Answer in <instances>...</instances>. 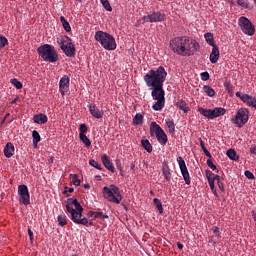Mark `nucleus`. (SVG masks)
<instances>
[{
	"label": "nucleus",
	"instance_id": "7c9ffc66",
	"mask_svg": "<svg viewBox=\"0 0 256 256\" xmlns=\"http://www.w3.org/2000/svg\"><path fill=\"white\" fill-rule=\"evenodd\" d=\"M133 125H143V114L137 113L133 118Z\"/></svg>",
	"mask_w": 256,
	"mask_h": 256
},
{
	"label": "nucleus",
	"instance_id": "4468645a",
	"mask_svg": "<svg viewBox=\"0 0 256 256\" xmlns=\"http://www.w3.org/2000/svg\"><path fill=\"white\" fill-rule=\"evenodd\" d=\"M68 42L64 46H62L63 53L66 57H75V53L77 50L75 49V45L73 44L71 38H66Z\"/></svg>",
	"mask_w": 256,
	"mask_h": 256
},
{
	"label": "nucleus",
	"instance_id": "bf43d9fd",
	"mask_svg": "<svg viewBox=\"0 0 256 256\" xmlns=\"http://www.w3.org/2000/svg\"><path fill=\"white\" fill-rule=\"evenodd\" d=\"M213 176H214V181H220L221 179H223L221 176L214 173H213Z\"/></svg>",
	"mask_w": 256,
	"mask_h": 256
},
{
	"label": "nucleus",
	"instance_id": "a878e982",
	"mask_svg": "<svg viewBox=\"0 0 256 256\" xmlns=\"http://www.w3.org/2000/svg\"><path fill=\"white\" fill-rule=\"evenodd\" d=\"M205 39H206V43H208V45H210L211 47H215L217 46L215 44V40L213 38V34L211 32H207L205 35H204Z\"/></svg>",
	"mask_w": 256,
	"mask_h": 256
},
{
	"label": "nucleus",
	"instance_id": "5701e85b",
	"mask_svg": "<svg viewBox=\"0 0 256 256\" xmlns=\"http://www.w3.org/2000/svg\"><path fill=\"white\" fill-rule=\"evenodd\" d=\"M141 145L147 151V153H151L153 151V146L151 145V142H149L148 139H142Z\"/></svg>",
	"mask_w": 256,
	"mask_h": 256
},
{
	"label": "nucleus",
	"instance_id": "f3484780",
	"mask_svg": "<svg viewBox=\"0 0 256 256\" xmlns=\"http://www.w3.org/2000/svg\"><path fill=\"white\" fill-rule=\"evenodd\" d=\"M101 159L104 167H106V169L111 173H115V166L113 165V162H111V158H109L107 154H104Z\"/></svg>",
	"mask_w": 256,
	"mask_h": 256
},
{
	"label": "nucleus",
	"instance_id": "1a4fd4ad",
	"mask_svg": "<svg viewBox=\"0 0 256 256\" xmlns=\"http://www.w3.org/2000/svg\"><path fill=\"white\" fill-rule=\"evenodd\" d=\"M249 121V110L247 108H240L236 112L234 118L231 119L233 125H237L241 129Z\"/></svg>",
	"mask_w": 256,
	"mask_h": 256
},
{
	"label": "nucleus",
	"instance_id": "473e14b6",
	"mask_svg": "<svg viewBox=\"0 0 256 256\" xmlns=\"http://www.w3.org/2000/svg\"><path fill=\"white\" fill-rule=\"evenodd\" d=\"M58 225H60V227H65V225H67V216L65 214H60L58 215Z\"/></svg>",
	"mask_w": 256,
	"mask_h": 256
},
{
	"label": "nucleus",
	"instance_id": "864d4df0",
	"mask_svg": "<svg viewBox=\"0 0 256 256\" xmlns=\"http://www.w3.org/2000/svg\"><path fill=\"white\" fill-rule=\"evenodd\" d=\"M73 191H75V189L73 187H65V190H64V195H67V197H69V194L67 193H73Z\"/></svg>",
	"mask_w": 256,
	"mask_h": 256
},
{
	"label": "nucleus",
	"instance_id": "6e6552de",
	"mask_svg": "<svg viewBox=\"0 0 256 256\" xmlns=\"http://www.w3.org/2000/svg\"><path fill=\"white\" fill-rule=\"evenodd\" d=\"M150 135L151 137H156L160 145H167V141H169V139L167 138V134L165 133V130L161 128V126H159L157 122H151Z\"/></svg>",
	"mask_w": 256,
	"mask_h": 256
},
{
	"label": "nucleus",
	"instance_id": "aec40b11",
	"mask_svg": "<svg viewBox=\"0 0 256 256\" xmlns=\"http://www.w3.org/2000/svg\"><path fill=\"white\" fill-rule=\"evenodd\" d=\"M33 121L38 125H45V123L49 121V118L47 117V115L40 113L34 116Z\"/></svg>",
	"mask_w": 256,
	"mask_h": 256
},
{
	"label": "nucleus",
	"instance_id": "09e8293b",
	"mask_svg": "<svg viewBox=\"0 0 256 256\" xmlns=\"http://www.w3.org/2000/svg\"><path fill=\"white\" fill-rule=\"evenodd\" d=\"M79 135H85V133H87V125L86 124H81L79 127Z\"/></svg>",
	"mask_w": 256,
	"mask_h": 256
},
{
	"label": "nucleus",
	"instance_id": "9b49d317",
	"mask_svg": "<svg viewBox=\"0 0 256 256\" xmlns=\"http://www.w3.org/2000/svg\"><path fill=\"white\" fill-rule=\"evenodd\" d=\"M238 25L240 29L245 33V35H254L255 34V26L251 23V20L246 17H240L238 20Z\"/></svg>",
	"mask_w": 256,
	"mask_h": 256
},
{
	"label": "nucleus",
	"instance_id": "69168bd1",
	"mask_svg": "<svg viewBox=\"0 0 256 256\" xmlns=\"http://www.w3.org/2000/svg\"><path fill=\"white\" fill-rule=\"evenodd\" d=\"M19 101V97H16L14 100H12L11 105H15Z\"/></svg>",
	"mask_w": 256,
	"mask_h": 256
},
{
	"label": "nucleus",
	"instance_id": "a211bd4d",
	"mask_svg": "<svg viewBox=\"0 0 256 256\" xmlns=\"http://www.w3.org/2000/svg\"><path fill=\"white\" fill-rule=\"evenodd\" d=\"M4 155L7 157V159H11L13 155H15V146L13 143L8 142L4 147Z\"/></svg>",
	"mask_w": 256,
	"mask_h": 256
},
{
	"label": "nucleus",
	"instance_id": "2f4dec72",
	"mask_svg": "<svg viewBox=\"0 0 256 256\" xmlns=\"http://www.w3.org/2000/svg\"><path fill=\"white\" fill-rule=\"evenodd\" d=\"M79 139L85 145V147H91V140L85 134H79Z\"/></svg>",
	"mask_w": 256,
	"mask_h": 256
},
{
	"label": "nucleus",
	"instance_id": "9d476101",
	"mask_svg": "<svg viewBox=\"0 0 256 256\" xmlns=\"http://www.w3.org/2000/svg\"><path fill=\"white\" fill-rule=\"evenodd\" d=\"M165 20V14L162 11H151L142 18V24L145 23H162Z\"/></svg>",
	"mask_w": 256,
	"mask_h": 256
},
{
	"label": "nucleus",
	"instance_id": "e2e57ef3",
	"mask_svg": "<svg viewBox=\"0 0 256 256\" xmlns=\"http://www.w3.org/2000/svg\"><path fill=\"white\" fill-rule=\"evenodd\" d=\"M236 97H238L239 99H241V101H243V94H241V92H236Z\"/></svg>",
	"mask_w": 256,
	"mask_h": 256
},
{
	"label": "nucleus",
	"instance_id": "49530a36",
	"mask_svg": "<svg viewBox=\"0 0 256 256\" xmlns=\"http://www.w3.org/2000/svg\"><path fill=\"white\" fill-rule=\"evenodd\" d=\"M209 169H211L212 171H217V166L215 164H213V160L210 158L206 161Z\"/></svg>",
	"mask_w": 256,
	"mask_h": 256
},
{
	"label": "nucleus",
	"instance_id": "c9c22d12",
	"mask_svg": "<svg viewBox=\"0 0 256 256\" xmlns=\"http://www.w3.org/2000/svg\"><path fill=\"white\" fill-rule=\"evenodd\" d=\"M162 174L164 179H166V181H171V170H169V168H164L162 170Z\"/></svg>",
	"mask_w": 256,
	"mask_h": 256
},
{
	"label": "nucleus",
	"instance_id": "412c9836",
	"mask_svg": "<svg viewBox=\"0 0 256 256\" xmlns=\"http://www.w3.org/2000/svg\"><path fill=\"white\" fill-rule=\"evenodd\" d=\"M243 103H247L249 107H254L256 109V98L253 96H250L249 94H243L242 97Z\"/></svg>",
	"mask_w": 256,
	"mask_h": 256
},
{
	"label": "nucleus",
	"instance_id": "338daca9",
	"mask_svg": "<svg viewBox=\"0 0 256 256\" xmlns=\"http://www.w3.org/2000/svg\"><path fill=\"white\" fill-rule=\"evenodd\" d=\"M84 189H91V185H89V184H84Z\"/></svg>",
	"mask_w": 256,
	"mask_h": 256
},
{
	"label": "nucleus",
	"instance_id": "774afa93",
	"mask_svg": "<svg viewBox=\"0 0 256 256\" xmlns=\"http://www.w3.org/2000/svg\"><path fill=\"white\" fill-rule=\"evenodd\" d=\"M130 169L133 171V169H135V164L132 163Z\"/></svg>",
	"mask_w": 256,
	"mask_h": 256
},
{
	"label": "nucleus",
	"instance_id": "20e7f679",
	"mask_svg": "<svg viewBox=\"0 0 256 256\" xmlns=\"http://www.w3.org/2000/svg\"><path fill=\"white\" fill-rule=\"evenodd\" d=\"M94 39L100 43V45L103 47V49H106V51H115L117 49L115 37L107 32L97 31L94 35Z\"/></svg>",
	"mask_w": 256,
	"mask_h": 256
},
{
	"label": "nucleus",
	"instance_id": "f8f14e48",
	"mask_svg": "<svg viewBox=\"0 0 256 256\" xmlns=\"http://www.w3.org/2000/svg\"><path fill=\"white\" fill-rule=\"evenodd\" d=\"M19 203L22 205H31V194L27 185L22 184L18 186Z\"/></svg>",
	"mask_w": 256,
	"mask_h": 256
},
{
	"label": "nucleus",
	"instance_id": "603ef678",
	"mask_svg": "<svg viewBox=\"0 0 256 256\" xmlns=\"http://www.w3.org/2000/svg\"><path fill=\"white\" fill-rule=\"evenodd\" d=\"M245 177H247V179H255V175L253 174V172L246 170L244 172Z\"/></svg>",
	"mask_w": 256,
	"mask_h": 256
},
{
	"label": "nucleus",
	"instance_id": "f257e3e1",
	"mask_svg": "<svg viewBox=\"0 0 256 256\" xmlns=\"http://www.w3.org/2000/svg\"><path fill=\"white\" fill-rule=\"evenodd\" d=\"M167 79V71L163 66H159L156 70H150L145 76L144 81L147 87H152V99L157 101L153 104L152 109L154 111H161L165 107V90H163V84Z\"/></svg>",
	"mask_w": 256,
	"mask_h": 256
},
{
	"label": "nucleus",
	"instance_id": "4c0bfd02",
	"mask_svg": "<svg viewBox=\"0 0 256 256\" xmlns=\"http://www.w3.org/2000/svg\"><path fill=\"white\" fill-rule=\"evenodd\" d=\"M206 178L208 179V183H215V176H213V172L211 170L205 171Z\"/></svg>",
	"mask_w": 256,
	"mask_h": 256
},
{
	"label": "nucleus",
	"instance_id": "393cba45",
	"mask_svg": "<svg viewBox=\"0 0 256 256\" xmlns=\"http://www.w3.org/2000/svg\"><path fill=\"white\" fill-rule=\"evenodd\" d=\"M32 138H33L32 143H33L34 147H37V145L41 141V135L39 134V132L37 130L32 131Z\"/></svg>",
	"mask_w": 256,
	"mask_h": 256
},
{
	"label": "nucleus",
	"instance_id": "4be33fe9",
	"mask_svg": "<svg viewBox=\"0 0 256 256\" xmlns=\"http://www.w3.org/2000/svg\"><path fill=\"white\" fill-rule=\"evenodd\" d=\"M236 3L244 9H249V11H253V4L249 3L248 0H237Z\"/></svg>",
	"mask_w": 256,
	"mask_h": 256
},
{
	"label": "nucleus",
	"instance_id": "39448f33",
	"mask_svg": "<svg viewBox=\"0 0 256 256\" xmlns=\"http://www.w3.org/2000/svg\"><path fill=\"white\" fill-rule=\"evenodd\" d=\"M37 53L43 61H48V63H57V61H59V54L57 53L55 46L51 44H44L38 47Z\"/></svg>",
	"mask_w": 256,
	"mask_h": 256
},
{
	"label": "nucleus",
	"instance_id": "dca6fc26",
	"mask_svg": "<svg viewBox=\"0 0 256 256\" xmlns=\"http://www.w3.org/2000/svg\"><path fill=\"white\" fill-rule=\"evenodd\" d=\"M88 109L92 117H94L95 119H103V110H100L99 108H97V106L93 104H89Z\"/></svg>",
	"mask_w": 256,
	"mask_h": 256
},
{
	"label": "nucleus",
	"instance_id": "c03bdc74",
	"mask_svg": "<svg viewBox=\"0 0 256 256\" xmlns=\"http://www.w3.org/2000/svg\"><path fill=\"white\" fill-rule=\"evenodd\" d=\"M95 219H108L109 215L103 213V212H95L94 214Z\"/></svg>",
	"mask_w": 256,
	"mask_h": 256
},
{
	"label": "nucleus",
	"instance_id": "423d86ee",
	"mask_svg": "<svg viewBox=\"0 0 256 256\" xmlns=\"http://www.w3.org/2000/svg\"><path fill=\"white\" fill-rule=\"evenodd\" d=\"M103 193L105 199H107L110 203H115L116 205H119V203L123 201L121 190H119V187L114 184L110 185V187L105 186L103 188Z\"/></svg>",
	"mask_w": 256,
	"mask_h": 256
},
{
	"label": "nucleus",
	"instance_id": "bb28decb",
	"mask_svg": "<svg viewBox=\"0 0 256 256\" xmlns=\"http://www.w3.org/2000/svg\"><path fill=\"white\" fill-rule=\"evenodd\" d=\"M226 155L231 161H239V156H237V152L234 149H228Z\"/></svg>",
	"mask_w": 256,
	"mask_h": 256
},
{
	"label": "nucleus",
	"instance_id": "5fc2aeb1",
	"mask_svg": "<svg viewBox=\"0 0 256 256\" xmlns=\"http://www.w3.org/2000/svg\"><path fill=\"white\" fill-rule=\"evenodd\" d=\"M212 231H213L214 235H217V237H219V235H221V231L219 230V227H217V226H214L212 228Z\"/></svg>",
	"mask_w": 256,
	"mask_h": 256
},
{
	"label": "nucleus",
	"instance_id": "f03ea898",
	"mask_svg": "<svg viewBox=\"0 0 256 256\" xmlns=\"http://www.w3.org/2000/svg\"><path fill=\"white\" fill-rule=\"evenodd\" d=\"M170 49L181 57H191L199 51V43L188 36L175 37L170 41Z\"/></svg>",
	"mask_w": 256,
	"mask_h": 256
},
{
	"label": "nucleus",
	"instance_id": "0eeeda50",
	"mask_svg": "<svg viewBox=\"0 0 256 256\" xmlns=\"http://www.w3.org/2000/svg\"><path fill=\"white\" fill-rule=\"evenodd\" d=\"M197 111L200 115H203V117H206V119L209 121L217 119V117H223V115L227 113V109L222 107H215L213 109L198 107Z\"/></svg>",
	"mask_w": 256,
	"mask_h": 256
},
{
	"label": "nucleus",
	"instance_id": "3c124183",
	"mask_svg": "<svg viewBox=\"0 0 256 256\" xmlns=\"http://www.w3.org/2000/svg\"><path fill=\"white\" fill-rule=\"evenodd\" d=\"M200 77H201V79H202V81H209V72H202L201 74H200Z\"/></svg>",
	"mask_w": 256,
	"mask_h": 256
},
{
	"label": "nucleus",
	"instance_id": "a18cd8bd",
	"mask_svg": "<svg viewBox=\"0 0 256 256\" xmlns=\"http://www.w3.org/2000/svg\"><path fill=\"white\" fill-rule=\"evenodd\" d=\"M75 201H77V198H68L67 199L66 211L69 212V207H73V205H75Z\"/></svg>",
	"mask_w": 256,
	"mask_h": 256
},
{
	"label": "nucleus",
	"instance_id": "2eb2a0df",
	"mask_svg": "<svg viewBox=\"0 0 256 256\" xmlns=\"http://www.w3.org/2000/svg\"><path fill=\"white\" fill-rule=\"evenodd\" d=\"M69 76L64 75L59 81V91L61 95H65L69 93V83H70Z\"/></svg>",
	"mask_w": 256,
	"mask_h": 256
},
{
	"label": "nucleus",
	"instance_id": "c756f323",
	"mask_svg": "<svg viewBox=\"0 0 256 256\" xmlns=\"http://www.w3.org/2000/svg\"><path fill=\"white\" fill-rule=\"evenodd\" d=\"M153 203L156 209L159 211L160 215H163L164 209H163V203L161 202V200H159V198H154Z\"/></svg>",
	"mask_w": 256,
	"mask_h": 256
},
{
	"label": "nucleus",
	"instance_id": "37998d69",
	"mask_svg": "<svg viewBox=\"0 0 256 256\" xmlns=\"http://www.w3.org/2000/svg\"><path fill=\"white\" fill-rule=\"evenodd\" d=\"M72 183H73V185H75L76 187H79V185H81V180H79V175H77V174H72Z\"/></svg>",
	"mask_w": 256,
	"mask_h": 256
},
{
	"label": "nucleus",
	"instance_id": "ea45409f",
	"mask_svg": "<svg viewBox=\"0 0 256 256\" xmlns=\"http://www.w3.org/2000/svg\"><path fill=\"white\" fill-rule=\"evenodd\" d=\"M89 165L91 167H94L95 169H98V171H103V167L99 165V162L95 161L94 159L89 160Z\"/></svg>",
	"mask_w": 256,
	"mask_h": 256
},
{
	"label": "nucleus",
	"instance_id": "f704fd0d",
	"mask_svg": "<svg viewBox=\"0 0 256 256\" xmlns=\"http://www.w3.org/2000/svg\"><path fill=\"white\" fill-rule=\"evenodd\" d=\"M166 125L168 127V133H175V121L166 120Z\"/></svg>",
	"mask_w": 256,
	"mask_h": 256
},
{
	"label": "nucleus",
	"instance_id": "de8ad7c7",
	"mask_svg": "<svg viewBox=\"0 0 256 256\" xmlns=\"http://www.w3.org/2000/svg\"><path fill=\"white\" fill-rule=\"evenodd\" d=\"M115 165H116L117 169L120 171V175H123V166L121 165V160L116 159Z\"/></svg>",
	"mask_w": 256,
	"mask_h": 256
},
{
	"label": "nucleus",
	"instance_id": "a19ab883",
	"mask_svg": "<svg viewBox=\"0 0 256 256\" xmlns=\"http://www.w3.org/2000/svg\"><path fill=\"white\" fill-rule=\"evenodd\" d=\"M208 185H209L213 195H215V197H219V194H217V188H215V182H213V180H210V182H208Z\"/></svg>",
	"mask_w": 256,
	"mask_h": 256
},
{
	"label": "nucleus",
	"instance_id": "0e129e2a",
	"mask_svg": "<svg viewBox=\"0 0 256 256\" xmlns=\"http://www.w3.org/2000/svg\"><path fill=\"white\" fill-rule=\"evenodd\" d=\"M177 247H178V249L182 250L183 249V244L181 242H177Z\"/></svg>",
	"mask_w": 256,
	"mask_h": 256
},
{
	"label": "nucleus",
	"instance_id": "79ce46f5",
	"mask_svg": "<svg viewBox=\"0 0 256 256\" xmlns=\"http://www.w3.org/2000/svg\"><path fill=\"white\" fill-rule=\"evenodd\" d=\"M9 40H7V37L1 35L0 36V49L5 48L6 45H8Z\"/></svg>",
	"mask_w": 256,
	"mask_h": 256
},
{
	"label": "nucleus",
	"instance_id": "cd10ccee",
	"mask_svg": "<svg viewBox=\"0 0 256 256\" xmlns=\"http://www.w3.org/2000/svg\"><path fill=\"white\" fill-rule=\"evenodd\" d=\"M60 23H62V27L67 33L71 31V25L69 24V21L64 18V16L60 17Z\"/></svg>",
	"mask_w": 256,
	"mask_h": 256
},
{
	"label": "nucleus",
	"instance_id": "6ab92c4d",
	"mask_svg": "<svg viewBox=\"0 0 256 256\" xmlns=\"http://www.w3.org/2000/svg\"><path fill=\"white\" fill-rule=\"evenodd\" d=\"M221 53L219 52V47L212 46V52L210 53V62L217 63L219 61Z\"/></svg>",
	"mask_w": 256,
	"mask_h": 256
},
{
	"label": "nucleus",
	"instance_id": "13d9d810",
	"mask_svg": "<svg viewBox=\"0 0 256 256\" xmlns=\"http://www.w3.org/2000/svg\"><path fill=\"white\" fill-rule=\"evenodd\" d=\"M28 236L30 238V241H33V231H31V229H28Z\"/></svg>",
	"mask_w": 256,
	"mask_h": 256
},
{
	"label": "nucleus",
	"instance_id": "e433bc0d",
	"mask_svg": "<svg viewBox=\"0 0 256 256\" xmlns=\"http://www.w3.org/2000/svg\"><path fill=\"white\" fill-rule=\"evenodd\" d=\"M102 7H104V9L106 11H113V8L111 7V3H109V0H100Z\"/></svg>",
	"mask_w": 256,
	"mask_h": 256
},
{
	"label": "nucleus",
	"instance_id": "052dcab7",
	"mask_svg": "<svg viewBox=\"0 0 256 256\" xmlns=\"http://www.w3.org/2000/svg\"><path fill=\"white\" fill-rule=\"evenodd\" d=\"M250 153H252V155H256V145L250 148Z\"/></svg>",
	"mask_w": 256,
	"mask_h": 256
},
{
	"label": "nucleus",
	"instance_id": "680f3d73",
	"mask_svg": "<svg viewBox=\"0 0 256 256\" xmlns=\"http://www.w3.org/2000/svg\"><path fill=\"white\" fill-rule=\"evenodd\" d=\"M87 217L91 218V217H95V211H89L87 213Z\"/></svg>",
	"mask_w": 256,
	"mask_h": 256
},
{
	"label": "nucleus",
	"instance_id": "ddd939ff",
	"mask_svg": "<svg viewBox=\"0 0 256 256\" xmlns=\"http://www.w3.org/2000/svg\"><path fill=\"white\" fill-rule=\"evenodd\" d=\"M176 161L180 167V171L186 185H191V175H189V170L187 169V164H185V160L183 159V157L179 156L177 157Z\"/></svg>",
	"mask_w": 256,
	"mask_h": 256
},
{
	"label": "nucleus",
	"instance_id": "b1692460",
	"mask_svg": "<svg viewBox=\"0 0 256 256\" xmlns=\"http://www.w3.org/2000/svg\"><path fill=\"white\" fill-rule=\"evenodd\" d=\"M176 107H178L180 111H183L184 113H189V107H187V103L184 100H178Z\"/></svg>",
	"mask_w": 256,
	"mask_h": 256
},
{
	"label": "nucleus",
	"instance_id": "6e6d98bb",
	"mask_svg": "<svg viewBox=\"0 0 256 256\" xmlns=\"http://www.w3.org/2000/svg\"><path fill=\"white\" fill-rule=\"evenodd\" d=\"M203 153H204V155H206V157H209V159L213 158V156L211 155V152H209V150H207V148H204Z\"/></svg>",
	"mask_w": 256,
	"mask_h": 256
},
{
	"label": "nucleus",
	"instance_id": "58836bf2",
	"mask_svg": "<svg viewBox=\"0 0 256 256\" xmlns=\"http://www.w3.org/2000/svg\"><path fill=\"white\" fill-rule=\"evenodd\" d=\"M10 83H12V85L17 89H23V83H21V81H18L17 78L11 79Z\"/></svg>",
	"mask_w": 256,
	"mask_h": 256
},
{
	"label": "nucleus",
	"instance_id": "7ed1b4c3",
	"mask_svg": "<svg viewBox=\"0 0 256 256\" xmlns=\"http://www.w3.org/2000/svg\"><path fill=\"white\" fill-rule=\"evenodd\" d=\"M74 207H68V213H70L71 220L76 225H84L85 227L93 226V222L89 221L86 217H83V206L79 203V200H74Z\"/></svg>",
	"mask_w": 256,
	"mask_h": 256
},
{
	"label": "nucleus",
	"instance_id": "c85d7f7f",
	"mask_svg": "<svg viewBox=\"0 0 256 256\" xmlns=\"http://www.w3.org/2000/svg\"><path fill=\"white\" fill-rule=\"evenodd\" d=\"M203 91H204V93H206V95L208 97H215V89H213L211 86L204 85L203 86Z\"/></svg>",
	"mask_w": 256,
	"mask_h": 256
},
{
	"label": "nucleus",
	"instance_id": "72a5a7b5",
	"mask_svg": "<svg viewBox=\"0 0 256 256\" xmlns=\"http://www.w3.org/2000/svg\"><path fill=\"white\" fill-rule=\"evenodd\" d=\"M68 39H70L68 36H64L63 38H57V43L58 45H60V49H63V47L67 45V43L69 42Z\"/></svg>",
	"mask_w": 256,
	"mask_h": 256
},
{
	"label": "nucleus",
	"instance_id": "8fccbe9b",
	"mask_svg": "<svg viewBox=\"0 0 256 256\" xmlns=\"http://www.w3.org/2000/svg\"><path fill=\"white\" fill-rule=\"evenodd\" d=\"M217 185H218L220 191L225 192V184L223 183V178L221 180L217 181Z\"/></svg>",
	"mask_w": 256,
	"mask_h": 256
},
{
	"label": "nucleus",
	"instance_id": "4d7b16f0",
	"mask_svg": "<svg viewBox=\"0 0 256 256\" xmlns=\"http://www.w3.org/2000/svg\"><path fill=\"white\" fill-rule=\"evenodd\" d=\"M198 141H200V147H201L202 151L207 149V147H205V142L203 141V139L198 138Z\"/></svg>",
	"mask_w": 256,
	"mask_h": 256
}]
</instances>
